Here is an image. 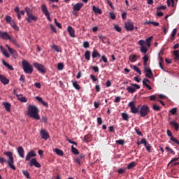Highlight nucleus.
<instances>
[{
    "mask_svg": "<svg viewBox=\"0 0 179 179\" xmlns=\"http://www.w3.org/2000/svg\"><path fill=\"white\" fill-rule=\"evenodd\" d=\"M38 113V108L33 105H29L27 114L29 116H30L31 118H34L36 120H39L40 116Z\"/></svg>",
    "mask_w": 179,
    "mask_h": 179,
    "instance_id": "1",
    "label": "nucleus"
},
{
    "mask_svg": "<svg viewBox=\"0 0 179 179\" xmlns=\"http://www.w3.org/2000/svg\"><path fill=\"white\" fill-rule=\"evenodd\" d=\"M3 155H6L7 157H8V159H7L6 163L7 164H8L10 169L13 170H16V168L14 165L13 152H12L11 151H6L3 152Z\"/></svg>",
    "mask_w": 179,
    "mask_h": 179,
    "instance_id": "2",
    "label": "nucleus"
},
{
    "mask_svg": "<svg viewBox=\"0 0 179 179\" xmlns=\"http://www.w3.org/2000/svg\"><path fill=\"white\" fill-rule=\"evenodd\" d=\"M22 69H24V72L27 75H31L33 73L34 68L33 66L30 64L27 60L22 61Z\"/></svg>",
    "mask_w": 179,
    "mask_h": 179,
    "instance_id": "3",
    "label": "nucleus"
},
{
    "mask_svg": "<svg viewBox=\"0 0 179 179\" xmlns=\"http://www.w3.org/2000/svg\"><path fill=\"white\" fill-rule=\"evenodd\" d=\"M149 113H150L149 106L146 105H143L141 106V108H139L138 114H139V116H141V117H146L148 115H149Z\"/></svg>",
    "mask_w": 179,
    "mask_h": 179,
    "instance_id": "4",
    "label": "nucleus"
},
{
    "mask_svg": "<svg viewBox=\"0 0 179 179\" xmlns=\"http://www.w3.org/2000/svg\"><path fill=\"white\" fill-rule=\"evenodd\" d=\"M34 66L43 75H45L47 73V68L41 64L35 62L34 63Z\"/></svg>",
    "mask_w": 179,
    "mask_h": 179,
    "instance_id": "5",
    "label": "nucleus"
},
{
    "mask_svg": "<svg viewBox=\"0 0 179 179\" xmlns=\"http://www.w3.org/2000/svg\"><path fill=\"white\" fill-rule=\"evenodd\" d=\"M128 106L131 108V111L132 114H138L140 111V108L141 107V106H138V108L135 106L134 101L129 102L128 104Z\"/></svg>",
    "mask_w": 179,
    "mask_h": 179,
    "instance_id": "6",
    "label": "nucleus"
},
{
    "mask_svg": "<svg viewBox=\"0 0 179 179\" xmlns=\"http://www.w3.org/2000/svg\"><path fill=\"white\" fill-rule=\"evenodd\" d=\"M131 85L132 87H127L126 89L127 92H128L129 94H134L135 92H136V90L141 88L139 85L131 83Z\"/></svg>",
    "mask_w": 179,
    "mask_h": 179,
    "instance_id": "7",
    "label": "nucleus"
},
{
    "mask_svg": "<svg viewBox=\"0 0 179 179\" xmlns=\"http://www.w3.org/2000/svg\"><path fill=\"white\" fill-rule=\"evenodd\" d=\"M144 71L145 73V77H148L150 79H152L153 77V73L152 69L149 67H144Z\"/></svg>",
    "mask_w": 179,
    "mask_h": 179,
    "instance_id": "8",
    "label": "nucleus"
},
{
    "mask_svg": "<svg viewBox=\"0 0 179 179\" xmlns=\"http://www.w3.org/2000/svg\"><path fill=\"white\" fill-rule=\"evenodd\" d=\"M125 28L127 31H133L134 29V22H132L131 21L127 22L125 23Z\"/></svg>",
    "mask_w": 179,
    "mask_h": 179,
    "instance_id": "9",
    "label": "nucleus"
},
{
    "mask_svg": "<svg viewBox=\"0 0 179 179\" xmlns=\"http://www.w3.org/2000/svg\"><path fill=\"white\" fill-rule=\"evenodd\" d=\"M40 134H41V138H43L44 140H48L49 139V138H50L49 134H48V132L46 131L45 129H42L41 130Z\"/></svg>",
    "mask_w": 179,
    "mask_h": 179,
    "instance_id": "10",
    "label": "nucleus"
},
{
    "mask_svg": "<svg viewBox=\"0 0 179 179\" xmlns=\"http://www.w3.org/2000/svg\"><path fill=\"white\" fill-rule=\"evenodd\" d=\"M30 166H35L37 168H41V165L40 164V163L38 162H37L36 158H32L31 162H30Z\"/></svg>",
    "mask_w": 179,
    "mask_h": 179,
    "instance_id": "11",
    "label": "nucleus"
},
{
    "mask_svg": "<svg viewBox=\"0 0 179 179\" xmlns=\"http://www.w3.org/2000/svg\"><path fill=\"white\" fill-rule=\"evenodd\" d=\"M38 18L34 15H28L27 17H26V20H27L28 23H31L32 21L36 22Z\"/></svg>",
    "mask_w": 179,
    "mask_h": 179,
    "instance_id": "12",
    "label": "nucleus"
},
{
    "mask_svg": "<svg viewBox=\"0 0 179 179\" xmlns=\"http://www.w3.org/2000/svg\"><path fill=\"white\" fill-rule=\"evenodd\" d=\"M84 159H85V155L83 153H81L80 155H79L78 157L75 159V163H78V165H81V162L82 160H84Z\"/></svg>",
    "mask_w": 179,
    "mask_h": 179,
    "instance_id": "13",
    "label": "nucleus"
},
{
    "mask_svg": "<svg viewBox=\"0 0 179 179\" xmlns=\"http://www.w3.org/2000/svg\"><path fill=\"white\" fill-rule=\"evenodd\" d=\"M36 157V152H34V150H31V151H30V152H29L27 154V155H26L25 160L26 161H29L31 157Z\"/></svg>",
    "mask_w": 179,
    "mask_h": 179,
    "instance_id": "14",
    "label": "nucleus"
},
{
    "mask_svg": "<svg viewBox=\"0 0 179 179\" xmlns=\"http://www.w3.org/2000/svg\"><path fill=\"white\" fill-rule=\"evenodd\" d=\"M0 38H2L3 40H10V36L6 32H2L0 31Z\"/></svg>",
    "mask_w": 179,
    "mask_h": 179,
    "instance_id": "15",
    "label": "nucleus"
},
{
    "mask_svg": "<svg viewBox=\"0 0 179 179\" xmlns=\"http://www.w3.org/2000/svg\"><path fill=\"white\" fill-rule=\"evenodd\" d=\"M17 153L20 157L24 158V150L23 147L19 146L17 148Z\"/></svg>",
    "mask_w": 179,
    "mask_h": 179,
    "instance_id": "16",
    "label": "nucleus"
},
{
    "mask_svg": "<svg viewBox=\"0 0 179 179\" xmlns=\"http://www.w3.org/2000/svg\"><path fill=\"white\" fill-rule=\"evenodd\" d=\"M68 32L69 34L70 37L71 38L76 37V36H75V30L71 26H69Z\"/></svg>",
    "mask_w": 179,
    "mask_h": 179,
    "instance_id": "17",
    "label": "nucleus"
},
{
    "mask_svg": "<svg viewBox=\"0 0 179 179\" xmlns=\"http://www.w3.org/2000/svg\"><path fill=\"white\" fill-rule=\"evenodd\" d=\"M0 82L5 85L9 84V80L3 75H0Z\"/></svg>",
    "mask_w": 179,
    "mask_h": 179,
    "instance_id": "18",
    "label": "nucleus"
},
{
    "mask_svg": "<svg viewBox=\"0 0 179 179\" xmlns=\"http://www.w3.org/2000/svg\"><path fill=\"white\" fill-rule=\"evenodd\" d=\"M83 7V4L82 3H78L73 6V10L75 11H80Z\"/></svg>",
    "mask_w": 179,
    "mask_h": 179,
    "instance_id": "19",
    "label": "nucleus"
},
{
    "mask_svg": "<svg viewBox=\"0 0 179 179\" xmlns=\"http://www.w3.org/2000/svg\"><path fill=\"white\" fill-rule=\"evenodd\" d=\"M16 97H17L18 100L20 101L22 103L27 102L26 96H24L22 94H16Z\"/></svg>",
    "mask_w": 179,
    "mask_h": 179,
    "instance_id": "20",
    "label": "nucleus"
},
{
    "mask_svg": "<svg viewBox=\"0 0 179 179\" xmlns=\"http://www.w3.org/2000/svg\"><path fill=\"white\" fill-rule=\"evenodd\" d=\"M143 84V86H145V87H147L148 90H152V87L150 86V85H148V84H150V80L148 79H144L143 81L142 82Z\"/></svg>",
    "mask_w": 179,
    "mask_h": 179,
    "instance_id": "21",
    "label": "nucleus"
},
{
    "mask_svg": "<svg viewBox=\"0 0 179 179\" xmlns=\"http://www.w3.org/2000/svg\"><path fill=\"white\" fill-rule=\"evenodd\" d=\"M92 57H93V59L95 58H100L101 57V55H100L99 53V51H97L96 50H94L93 52H92Z\"/></svg>",
    "mask_w": 179,
    "mask_h": 179,
    "instance_id": "22",
    "label": "nucleus"
},
{
    "mask_svg": "<svg viewBox=\"0 0 179 179\" xmlns=\"http://www.w3.org/2000/svg\"><path fill=\"white\" fill-rule=\"evenodd\" d=\"M36 99L38 102L41 103V104H43V106L46 107V108H48V103H46V102H44L42 97L36 96Z\"/></svg>",
    "mask_w": 179,
    "mask_h": 179,
    "instance_id": "23",
    "label": "nucleus"
},
{
    "mask_svg": "<svg viewBox=\"0 0 179 179\" xmlns=\"http://www.w3.org/2000/svg\"><path fill=\"white\" fill-rule=\"evenodd\" d=\"M153 40V36H150L148 38H147V39H145V45L148 46V48H150V43H152V41Z\"/></svg>",
    "mask_w": 179,
    "mask_h": 179,
    "instance_id": "24",
    "label": "nucleus"
},
{
    "mask_svg": "<svg viewBox=\"0 0 179 179\" xmlns=\"http://www.w3.org/2000/svg\"><path fill=\"white\" fill-rule=\"evenodd\" d=\"M93 11L95 14L102 15V10L96 6H93Z\"/></svg>",
    "mask_w": 179,
    "mask_h": 179,
    "instance_id": "25",
    "label": "nucleus"
},
{
    "mask_svg": "<svg viewBox=\"0 0 179 179\" xmlns=\"http://www.w3.org/2000/svg\"><path fill=\"white\" fill-rule=\"evenodd\" d=\"M54 152L57 154V155H59L60 157H62L64 155V151L62 150H59V148H55L53 150Z\"/></svg>",
    "mask_w": 179,
    "mask_h": 179,
    "instance_id": "26",
    "label": "nucleus"
},
{
    "mask_svg": "<svg viewBox=\"0 0 179 179\" xmlns=\"http://www.w3.org/2000/svg\"><path fill=\"white\" fill-rule=\"evenodd\" d=\"M2 64L3 66H5L7 69L14 71V68L13 66L10 65L8 63H6L5 60H2Z\"/></svg>",
    "mask_w": 179,
    "mask_h": 179,
    "instance_id": "27",
    "label": "nucleus"
},
{
    "mask_svg": "<svg viewBox=\"0 0 179 179\" xmlns=\"http://www.w3.org/2000/svg\"><path fill=\"white\" fill-rule=\"evenodd\" d=\"M41 11H43V13L44 15H48L50 14L49 11H48V8H47L45 4H43V6H41Z\"/></svg>",
    "mask_w": 179,
    "mask_h": 179,
    "instance_id": "28",
    "label": "nucleus"
},
{
    "mask_svg": "<svg viewBox=\"0 0 179 179\" xmlns=\"http://www.w3.org/2000/svg\"><path fill=\"white\" fill-rule=\"evenodd\" d=\"M158 57H159V67L161 68V69L164 70V67L162 65L163 62H164V59H163V57H160V54H158Z\"/></svg>",
    "mask_w": 179,
    "mask_h": 179,
    "instance_id": "29",
    "label": "nucleus"
},
{
    "mask_svg": "<svg viewBox=\"0 0 179 179\" xmlns=\"http://www.w3.org/2000/svg\"><path fill=\"white\" fill-rule=\"evenodd\" d=\"M170 125L175 127L176 131H178L179 124H178L177 122H175V121L170 122Z\"/></svg>",
    "mask_w": 179,
    "mask_h": 179,
    "instance_id": "30",
    "label": "nucleus"
},
{
    "mask_svg": "<svg viewBox=\"0 0 179 179\" xmlns=\"http://www.w3.org/2000/svg\"><path fill=\"white\" fill-rule=\"evenodd\" d=\"M25 12L27 15H33V9L30 8L28 6L25 7Z\"/></svg>",
    "mask_w": 179,
    "mask_h": 179,
    "instance_id": "31",
    "label": "nucleus"
},
{
    "mask_svg": "<svg viewBox=\"0 0 179 179\" xmlns=\"http://www.w3.org/2000/svg\"><path fill=\"white\" fill-rule=\"evenodd\" d=\"M138 56L136 55H133L129 56V59L131 61V62H136Z\"/></svg>",
    "mask_w": 179,
    "mask_h": 179,
    "instance_id": "32",
    "label": "nucleus"
},
{
    "mask_svg": "<svg viewBox=\"0 0 179 179\" xmlns=\"http://www.w3.org/2000/svg\"><path fill=\"white\" fill-rule=\"evenodd\" d=\"M131 68L137 72L139 75H141V71L140 70L139 67H137L136 65H131Z\"/></svg>",
    "mask_w": 179,
    "mask_h": 179,
    "instance_id": "33",
    "label": "nucleus"
},
{
    "mask_svg": "<svg viewBox=\"0 0 179 179\" xmlns=\"http://www.w3.org/2000/svg\"><path fill=\"white\" fill-rule=\"evenodd\" d=\"M72 85H73V87H74V88L76 90H80V85H78L77 81L72 80Z\"/></svg>",
    "mask_w": 179,
    "mask_h": 179,
    "instance_id": "34",
    "label": "nucleus"
},
{
    "mask_svg": "<svg viewBox=\"0 0 179 179\" xmlns=\"http://www.w3.org/2000/svg\"><path fill=\"white\" fill-rule=\"evenodd\" d=\"M71 152H72L73 154H74V155H80V152L73 145L71 146Z\"/></svg>",
    "mask_w": 179,
    "mask_h": 179,
    "instance_id": "35",
    "label": "nucleus"
},
{
    "mask_svg": "<svg viewBox=\"0 0 179 179\" xmlns=\"http://www.w3.org/2000/svg\"><path fill=\"white\" fill-rule=\"evenodd\" d=\"M3 106H5V108L6 110V111H10V108H11V104L9 103L8 102H5L3 103Z\"/></svg>",
    "mask_w": 179,
    "mask_h": 179,
    "instance_id": "36",
    "label": "nucleus"
},
{
    "mask_svg": "<svg viewBox=\"0 0 179 179\" xmlns=\"http://www.w3.org/2000/svg\"><path fill=\"white\" fill-rule=\"evenodd\" d=\"M1 50L2 51L3 55H5L6 57H7V58L10 57V55H9L8 52L2 46H1Z\"/></svg>",
    "mask_w": 179,
    "mask_h": 179,
    "instance_id": "37",
    "label": "nucleus"
},
{
    "mask_svg": "<svg viewBox=\"0 0 179 179\" xmlns=\"http://www.w3.org/2000/svg\"><path fill=\"white\" fill-rule=\"evenodd\" d=\"M92 140V138L90 135H87L84 136V142L86 143L90 142Z\"/></svg>",
    "mask_w": 179,
    "mask_h": 179,
    "instance_id": "38",
    "label": "nucleus"
},
{
    "mask_svg": "<svg viewBox=\"0 0 179 179\" xmlns=\"http://www.w3.org/2000/svg\"><path fill=\"white\" fill-rule=\"evenodd\" d=\"M135 166H136V163L134 162H132L131 163L129 164L128 166H127V169H128V170H131L134 169Z\"/></svg>",
    "mask_w": 179,
    "mask_h": 179,
    "instance_id": "39",
    "label": "nucleus"
},
{
    "mask_svg": "<svg viewBox=\"0 0 179 179\" xmlns=\"http://www.w3.org/2000/svg\"><path fill=\"white\" fill-rule=\"evenodd\" d=\"M122 117L123 120H124V121H129V119L130 118L129 115L126 113H122Z\"/></svg>",
    "mask_w": 179,
    "mask_h": 179,
    "instance_id": "40",
    "label": "nucleus"
},
{
    "mask_svg": "<svg viewBox=\"0 0 179 179\" xmlns=\"http://www.w3.org/2000/svg\"><path fill=\"white\" fill-rule=\"evenodd\" d=\"M9 24H10V26H11L13 28V29H15L16 31L19 30V27L17 25V24H15V22H12V23H9Z\"/></svg>",
    "mask_w": 179,
    "mask_h": 179,
    "instance_id": "41",
    "label": "nucleus"
},
{
    "mask_svg": "<svg viewBox=\"0 0 179 179\" xmlns=\"http://www.w3.org/2000/svg\"><path fill=\"white\" fill-rule=\"evenodd\" d=\"M85 58L87 61L90 60V50L85 51Z\"/></svg>",
    "mask_w": 179,
    "mask_h": 179,
    "instance_id": "42",
    "label": "nucleus"
},
{
    "mask_svg": "<svg viewBox=\"0 0 179 179\" xmlns=\"http://www.w3.org/2000/svg\"><path fill=\"white\" fill-rule=\"evenodd\" d=\"M141 52L142 53L146 54L148 52V48L145 45L141 46Z\"/></svg>",
    "mask_w": 179,
    "mask_h": 179,
    "instance_id": "43",
    "label": "nucleus"
},
{
    "mask_svg": "<svg viewBox=\"0 0 179 179\" xmlns=\"http://www.w3.org/2000/svg\"><path fill=\"white\" fill-rule=\"evenodd\" d=\"M6 21L7 24H10L12 23V22H14L13 20H12V17L10 16H6Z\"/></svg>",
    "mask_w": 179,
    "mask_h": 179,
    "instance_id": "44",
    "label": "nucleus"
},
{
    "mask_svg": "<svg viewBox=\"0 0 179 179\" xmlns=\"http://www.w3.org/2000/svg\"><path fill=\"white\" fill-rule=\"evenodd\" d=\"M22 174H24V176L26 177V178L27 179H30V173L28 172V171H22Z\"/></svg>",
    "mask_w": 179,
    "mask_h": 179,
    "instance_id": "45",
    "label": "nucleus"
},
{
    "mask_svg": "<svg viewBox=\"0 0 179 179\" xmlns=\"http://www.w3.org/2000/svg\"><path fill=\"white\" fill-rule=\"evenodd\" d=\"M6 47H7V48H8V51L10 53H11V54L17 53L16 50H15L13 48H10V47H9L8 45H6Z\"/></svg>",
    "mask_w": 179,
    "mask_h": 179,
    "instance_id": "46",
    "label": "nucleus"
},
{
    "mask_svg": "<svg viewBox=\"0 0 179 179\" xmlns=\"http://www.w3.org/2000/svg\"><path fill=\"white\" fill-rule=\"evenodd\" d=\"M173 56H175L176 59H179V50H174Z\"/></svg>",
    "mask_w": 179,
    "mask_h": 179,
    "instance_id": "47",
    "label": "nucleus"
},
{
    "mask_svg": "<svg viewBox=\"0 0 179 179\" xmlns=\"http://www.w3.org/2000/svg\"><path fill=\"white\" fill-rule=\"evenodd\" d=\"M170 141H173L174 143L179 145V141L177 138H176L174 137H170Z\"/></svg>",
    "mask_w": 179,
    "mask_h": 179,
    "instance_id": "48",
    "label": "nucleus"
},
{
    "mask_svg": "<svg viewBox=\"0 0 179 179\" xmlns=\"http://www.w3.org/2000/svg\"><path fill=\"white\" fill-rule=\"evenodd\" d=\"M169 113L171 114H172L173 115H175L176 114H177V108H173L171 109Z\"/></svg>",
    "mask_w": 179,
    "mask_h": 179,
    "instance_id": "49",
    "label": "nucleus"
},
{
    "mask_svg": "<svg viewBox=\"0 0 179 179\" xmlns=\"http://www.w3.org/2000/svg\"><path fill=\"white\" fill-rule=\"evenodd\" d=\"M19 80H20V82H22V83H24L26 82L24 75H21V76L19 78Z\"/></svg>",
    "mask_w": 179,
    "mask_h": 179,
    "instance_id": "50",
    "label": "nucleus"
},
{
    "mask_svg": "<svg viewBox=\"0 0 179 179\" xmlns=\"http://www.w3.org/2000/svg\"><path fill=\"white\" fill-rule=\"evenodd\" d=\"M144 146H145V149H147V151H148V152H151L152 146H151L150 144L145 145Z\"/></svg>",
    "mask_w": 179,
    "mask_h": 179,
    "instance_id": "51",
    "label": "nucleus"
},
{
    "mask_svg": "<svg viewBox=\"0 0 179 179\" xmlns=\"http://www.w3.org/2000/svg\"><path fill=\"white\" fill-rule=\"evenodd\" d=\"M64 64L62 63H59L57 64V69H59V71H62V69H64Z\"/></svg>",
    "mask_w": 179,
    "mask_h": 179,
    "instance_id": "52",
    "label": "nucleus"
},
{
    "mask_svg": "<svg viewBox=\"0 0 179 179\" xmlns=\"http://www.w3.org/2000/svg\"><path fill=\"white\" fill-rule=\"evenodd\" d=\"M153 110L155 111H160V106H157V104L153 105Z\"/></svg>",
    "mask_w": 179,
    "mask_h": 179,
    "instance_id": "53",
    "label": "nucleus"
},
{
    "mask_svg": "<svg viewBox=\"0 0 179 179\" xmlns=\"http://www.w3.org/2000/svg\"><path fill=\"white\" fill-rule=\"evenodd\" d=\"M115 143L120 145H124L125 143L124 140H117L115 141Z\"/></svg>",
    "mask_w": 179,
    "mask_h": 179,
    "instance_id": "54",
    "label": "nucleus"
},
{
    "mask_svg": "<svg viewBox=\"0 0 179 179\" xmlns=\"http://www.w3.org/2000/svg\"><path fill=\"white\" fill-rule=\"evenodd\" d=\"M83 46H84L85 48H90V43H89V41H85L83 43Z\"/></svg>",
    "mask_w": 179,
    "mask_h": 179,
    "instance_id": "55",
    "label": "nucleus"
},
{
    "mask_svg": "<svg viewBox=\"0 0 179 179\" xmlns=\"http://www.w3.org/2000/svg\"><path fill=\"white\" fill-rule=\"evenodd\" d=\"M110 17L112 18L113 20H115L116 16L114 12H110Z\"/></svg>",
    "mask_w": 179,
    "mask_h": 179,
    "instance_id": "56",
    "label": "nucleus"
},
{
    "mask_svg": "<svg viewBox=\"0 0 179 179\" xmlns=\"http://www.w3.org/2000/svg\"><path fill=\"white\" fill-rule=\"evenodd\" d=\"M52 48L54 50H55L57 52H61V50H59V48H58V45H52Z\"/></svg>",
    "mask_w": 179,
    "mask_h": 179,
    "instance_id": "57",
    "label": "nucleus"
},
{
    "mask_svg": "<svg viewBox=\"0 0 179 179\" xmlns=\"http://www.w3.org/2000/svg\"><path fill=\"white\" fill-rule=\"evenodd\" d=\"M134 130H135L136 134H138V136H143V133H141V131H140L139 129L135 128Z\"/></svg>",
    "mask_w": 179,
    "mask_h": 179,
    "instance_id": "58",
    "label": "nucleus"
},
{
    "mask_svg": "<svg viewBox=\"0 0 179 179\" xmlns=\"http://www.w3.org/2000/svg\"><path fill=\"white\" fill-rule=\"evenodd\" d=\"M141 143L143 144L144 145H149V143H148L145 138H142L141 141Z\"/></svg>",
    "mask_w": 179,
    "mask_h": 179,
    "instance_id": "59",
    "label": "nucleus"
},
{
    "mask_svg": "<svg viewBox=\"0 0 179 179\" xmlns=\"http://www.w3.org/2000/svg\"><path fill=\"white\" fill-rule=\"evenodd\" d=\"M114 29L119 33L122 31V28L120 26L115 25L114 26Z\"/></svg>",
    "mask_w": 179,
    "mask_h": 179,
    "instance_id": "60",
    "label": "nucleus"
},
{
    "mask_svg": "<svg viewBox=\"0 0 179 179\" xmlns=\"http://www.w3.org/2000/svg\"><path fill=\"white\" fill-rule=\"evenodd\" d=\"M143 59V63H148L149 61V57H148V55H144V57L142 58Z\"/></svg>",
    "mask_w": 179,
    "mask_h": 179,
    "instance_id": "61",
    "label": "nucleus"
},
{
    "mask_svg": "<svg viewBox=\"0 0 179 179\" xmlns=\"http://www.w3.org/2000/svg\"><path fill=\"white\" fill-rule=\"evenodd\" d=\"M101 61H103L104 63L108 62V60H107L106 55L101 56V60H100V62Z\"/></svg>",
    "mask_w": 179,
    "mask_h": 179,
    "instance_id": "62",
    "label": "nucleus"
},
{
    "mask_svg": "<svg viewBox=\"0 0 179 179\" xmlns=\"http://www.w3.org/2000/svg\"><path fill=\"white\" fill-rule=\"evenodd\" d=\"M121 101V96H116L115 99H114V103H118Z\"/></svg>",
    "mask_w": 179,
    "mask_h": 179,
    "instance_id": "63",
    "label": "nucleus"
},
{
    "mask_svg": "<svg viewBox=\"0 0 179 179\" xmlns=\"http://www.w3.org/2000/svg\"><path fill=\"white\" fill-rule=\"evenodd\" d=\"M90 78L92 79V80H93V82H96L97 80H99V79L94 75H90Z\"/></svg>",
    "mask_w": 179,
    "mask_h": 179,
    "instance_id": "64",
    "label": "nucleus"
}]
</instances>
